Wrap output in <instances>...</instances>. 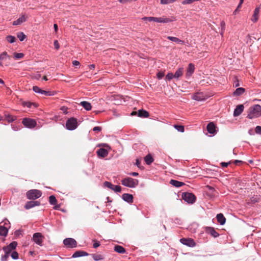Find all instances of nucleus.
Listing matches in <instances>:
<instances>
[{
  "label": "nucleus",
  "instance_id": "1",
  "mask_svg": "<svg viewBox=\"0 0 261 261\" xmlns=\"http://www.w3.org/2000/svg\"><path fill=\"white\" fill-rule=\"evenodd\" d=\"M261 116V107L255 105L250 107L248 110L247 117L249 119L257 118Z\"/></svg>",
  "mask_w": 261,
  "mask_h": 261
},
{
  "label": "nucleus",
  "instance_id": "2",
  "mask_svg": "<svg viewBox=\"0 0 261 261\" xmlns=\"http://www.w3.org/2000/svg\"><path fill=\"white\" fill-rule=\"evenodd\" d=\"M122 184L126 187L134 188L138 185L139 181L137 179L131 177L125 178L121 180Z\"/></svg>",
  "mask_w": 261,
  "mask_h": 261
},
{
  "label": "nucleus",
  "instance_id": "3",
  "mask_svg": "<svg viewBox=\"0 0 261 261\" xmlns=\"http://www.w3.org/2000/svg\"><path fill=\"white\" fill-rule=\"evenodd\" d=\"M42 192L37 189H33L28 191L27 192V197L29 199H36L41 196Z\"/></svg>",
  "mask_w": 261,
  "mask_h": 261
},
{
  "label": "nucleus",
  "instance_id": "4",
  "mask_svg": "<svg viewBox=\"0 0 261 261\" xmlns=\"http://www.w3.org/2000/svg\"><path fill=\"white\" fill-rule=\"evenodd\" d=\"M182 198L189 203H193L196 200V196L191 193L185 192L182 194Z\"/></svg>",
  "mask_w": 261,
  "mask_h": 261
},
{
  "label": "nucleus",
  "instance_id": "5",
  "mask_svg": "<svg viewBox=\"0 0 261 261\" xmlns=\"http://www.w3.org/2000/svg\"><path fill=\"white\" fill-rule=\"evenodd\" d=\"M66 128L69 130H73L77 126V119L75 118L69 119L66 123Z\"/></svg>",
  "mask_w": 261,
  "mask_h": 261
},
{
  "label": "nucleus",
  "instance_id": "6",
  "mask_svg": "<svg viewBox=\"0 0 261 261\" xmlns=\"http://www.w3.org/2000/svg\"><path fill=\"white\" fill-rule=\"evenodd\" d=\"M22 123L25 127L30 128H34L36 125V122L35 120L28 118H23Z\"/></svg>",
  "mask_w": 261,
  "mask_h": 261
},
{
  "label": "nucleus",
  "instance_id": "7",
  "mask_svg": "<svg viewBox=\"0 0 261 261\" xmlns=\"http://www.w3.org/2000/svg\"><path fill=\"white\" fill-rule=\"evenodd\" d=\"M17 243L15 241L12 242L9 245L3 247V250L5 253L9 254L16 247Z\"/></svg>",
  "mask_w": 261,
  "mask_h": 261
},
{
  "label": "nucleus",
  "instance_id": "8",
  "mask_svg": "<svg viewBox=\"0 0 261 261\" xmlns=\"http://www.w3.org/2000/svg\"><path fill=\"white\" fill-rule=\"evenodd\" d=\"M64 244L70 248L75 247L76 246V241L72 238H66L63 241Z\"/></svg>",
  "mask_w": 261,
  "mask_h": 261
},
{
  "label": "nucleus",
  "instance_id": "9",
  "mask_svg": "<svg viewBox=\"0 0 261 261\" xmlns=\"http://www.w3.org/2000/svg\"><path fill=\"white\" fill-rule=\"evenodd\" d=\"M43 237L42 236L41 233H40L39 232H36L33 234V239L34 241L36 244H37L38 245H39L40 246L42 245V241H43Z\"/></svg>",
  "mask_w": 261,
  "mask_h": 261
},
{
  "label": "nucleus",
  "instance_id": "10",
  "mask_svg": "<svg viewBox=\"0 0 261 261\" xmlns=\"http://www.w3.org/2000/svg\"><path fill=\"white\" fill-rule=\"evenodd\" d=\"M180 242L184 245L189 247H193L195 246V243L194 240L190 238H182L180 240Z\"/></svg>",
  "mask_w": 261,
  "mask_h": 261
},
{
  "label": "nucleus",
  "instance_id": "11",
  "mask_svg": "<svg viewBox=\"0 0 261 261\" xmlns=\"http://www.w3.org/2000/svg\"><path fill=\"white\" fill-rule=\"evenodd\" d=\"M175 19H171L169 18L166 17H154V22H159V23H168L174 21Z\"/></svg>",
  "mask_w": 261,
  "mask_h": 261
},
{
  "label": "nucleus",
  "instance_id": "12",
  "mask_svg": "<svg viewBox=\"0 0 261 261\" xmlns=\"http://www.w3.org/2000/svg\"><path fill=\"white\" fill-rule=\"evenodd\" d=\"M40 205V202L38 201H28L25 206L24 207L25 209L28 210L31 208H32L36 206H39Z\"/></svg>",
  "mask_w": 261,
  "mask_h": 261
},
{
  "label": "nucleus",
  "instance_id": "13",
  "mask_svg": "<svg viewBox=\"0 0 261 261\" xmlns=\"http://www.w3.org/2000/svg\"><path fill=\"white\" fill-rule=\"evenodd\" d=\"M195 70L194 65L192 63H190L187 70L186 74V77H190L194 73Z\"/></svg>",
  "mask_w": 261,
  "mask_h": 261
},
{
  "label": "nucleus",
  "instance_id": "14",
  "mask_svg": "<svg viewBox=\"0 0 261 261\" xmlns=\"http://www.w3.org/2000/svg\"><path fill=\"white\" fill-rule=\"evenodd\" d=\"M97 155L99 157L101 158H105L108 154V151L105 148H100L98 149L96 151Z\"/></svg>",
  "mask_w": 261,
  "mask_h": 261
},
{
  "label": "nucleus",
  "instance_id": "15",
  "mask_svg": "<svg viewBox=\"0 0 261 261\" xmlns=\"http://www.w3.org/2000/svg\"><path fill=\"white\" fill-rule=\"evenodd\" d=\"M244 106L242 105H238L234 109L233 116L236 117L239 116L243 111Z\"/></svg>",
  "mask_w": 261,
  "mask_h": 261
},
{
  "label": "nucleus",
  "instance_id": "16",
  "mask_svg": "<svg viewBox=\"0 0 261 261\" xmlns=\"http://www.w3.org/2000/svg\"><path fill=\"white\" fill-rule=\"evenodd\" d=\"M27 16H25V15H22L16 20L14 21L13 22V25H20L22 23L25 22L27 20Z\"/></svg>",
  "mask_w": 261,
  "mask_h": 261
},
{
  "label": "nucleus",
  "instance_id": "17",
  "mask_svg": "<svg viewBox=\"0 0 261 261\" xmlns=\"http://www.w3.org/2000/svg\"><path fill=\"white\" fill-rule=\"evenodd\" d=\"M259 12V7H256L254 11V13L252 15V18H251V20L253 22H255L258 20Z\"/></svg>",
  "mask_w": 261,
  "mask_h": 261
},
{
  "label": "nucleus",
  "instance_id": "18",
  "mask_svg": "<svg viewBox=\"0 0 261 261\" xmlns=\"http://www.w3.org/2000/svg\"><path fill=\"white\" fill-rule=\"evenodd\" d=\"M122 197L124 201L128 203H132L133 201V196L132 194L125 193L122 195Z\"/></svg>",
  "mask_w": 261,
  "mask_h": 261
},
{
  "label": "nucleus",
  "instance_id": "19",
  "mask_svg": "<svg viewBox=\"0 0 261 261\" xmlns=\"http://www.w3.org/2000/svg\"><path fill=\"white\" fill-rule=\"evenodd\" d=\"M206 233L210 234L212 236L216 238L219 236V233L212 227H208L206 229Z\"/></svg>",
  "mask_w": 261,
  "mask_h": 261
},
{
  "label": "nucleus",
  "instance_id": "20",
  "mask_svg": "<svg viewBox=\"0 0 261 261\" xmlns=\"http://www.w3.org/2000/svg\"><path fill=\"white\" fill-rule=\"evenodd\" d=\"M216 126L214 123H209L207 125V130L210 134H214L216 132Z\"/></svg>",
  "mask_w": 261,
  "mask_h": 261
},
{
  "label": "nucleus",
  "instance_id": "21",
  "mask_svg": "<svg viewBox=\"0 0 261 261\" xmlns=\"http://www.w3.org/2000/svg\"><path fill=\"white\" fill-rule=\"evenodd\" d=\"M170 184L176 188L180 187L185 185V184L184 182L174 180V179H171L170 181Z\"/></svg>",
  "mask_w": 261,
  "mask_h": 261
},
{
  "label": "nucleus",
  "instance_id": "22",
  "mask_svg": "<svg viewBox=\"0 0 261 261\" xmlns=\"http://www.w3.org/2000/svg\"><path fill=\"white\" fill-rule=\"evenodd\" d=\"M88 255V253L84 251H77L73 254L72 257L75 258L83 256H87Z\"/></svg>",
  "mask_w": 261,
  "mask_h": 261
},
{
  "label": "nucleus",
  "instance_id": "23",
  "mask_svg": "<svg viewBox=\"0 0 261 261\" xmlns=\"http://www.w3.org/2000/svg\"><path fill=\"white\" fill-rule=\"evenodd\" d=\"M217 219L218 222L221 224L223 225L225 223L226 219L221 213H220L217 215Z\"/></svg>",
  "mask_w": 261,
  "mask_h": 261
},
{
  "label": "nucleus",
  "instance_id": "24",
  "mask_svg": "<svg viewBox=\"0 0 261 261\" xmlns=\"http://www.w3.org/2000/svg\"><path fill=\"white\" fill-rule=\"evenodd\" d=\"M138 116L140 117L147 118L149 117V113L144 110H140L138 112Z\"/></svg>",
  "mask_w": 261,
  "mask_h": 261
},
{
  "label": "nucleus",
  "instance_id": "25",
  "mask_svg": "<svg viewBox=\"0 0 261 261\" xmlns=\"http://www.w3.org/2000/svg\"><path fill=\"white\" fill-rule=\"evenodd\" d=\"M80 105L84 108L85 110L87 111H89L91 109V103L88 101H83L81 102Z\"/></svg>",
  "mask_w": 261,
  "mask_h": 261
},
{
  "label": "nucleus",
  "instance_id": "26",
  "mask_svg": "<svg viewBox=\"0 0 261 261\" xmlns=\"http://www.w3.org/2000/svg\"><path fill=\"white\" fill-rule=\"evenodd\" d=\"M5 118L8 122H12L16 119V117L9 114H6Z\"/></svg>",
  "mask_w": 261,
  "mask_h": 261
},
{
  "label": "nucleus",
  "instance_id": "27",
  "mask_svg": "<svg viewBox=\"0 0 261 261\" xmlns=\"http://www.w3.org/2000/svg\"><path fill=\"white\" fill-rule=\"evenodd\" d=\"M114 250L119 253H124L126 252L125 248L120 245H115Z\"/></svg>",
  "mask_w": 261,
  "mask_h": 261
},
{
  "label": "nucleus",
  "instance_id": "28",
  "mask_svg": "<svg viewBox=\"0 0 261 261\" xmlns=\"http://www.w3.org/2000/svg\"><path fill=\"white\" fill-rule=\"evenodd\" d=\"M184 72V68H179L178 69L176 70L175 74H174V77L175 79H178L179 77H181Z\"/></svg>",
  "mask_w": 261,
  "mask_h": 261
},
{
  "label": "nucleus",
  "instance_id": "29",
  "mask_svg": "<svg viewBox=\"0 0 261 261\" xmlns=\"http://www.w3.org/2000/svg\"><path fill=\"white\" fill-rule=\"evenodd\" d=\"M193 99L197 101H201L204 99L203 95L201 93H196L194 95Z\"/></svg>",
  "mask_w": 261,
  "mask_h": 261
},
{
  "label": "nucleus",
  "instance_id": "30",
  "mask_svg": "<svg viewBox=\"0 0 261 261\" xmlns=\"http://www.w3.org/2000/svg\"><path fill=\"white\" fill-rule=\"evenodd\" d=\"M8 228L4 226L0 225V236H6L8 233Z\"/></svg>",
  "mask_w": 261,
  "mask_h": 261
},
{
  "label": "nucleus",
  "instance_id": "31",
  "mask_svg": "<svg viewBox=\"0 0 261 261\" xmlns=\"http://www.w3.org/2000/svg\"><path fill=\"white\" fill-rule=\"evenodd\" d=\"M245 92V89L243 88H238L233 92V96H239Z\"/></svg>",
  "mask_w": 261,
  "mask_h": 261
},
{
  "label": "nucleus",
  "instance_id": "32",
  "mask_svg": "<svg viewBox=\"0 0 261 261\" xmlns=\"http://www.w3.org/2000/svg\"><path fill=\"white\" fill-rule=\"evenodd\" d=\"M167 38L172 41H174L175 42H176L177 43H180V44H184V41L179 39L178 38L175 37H172V36H168Z\"/></svg>",
  "mask_w": 261,
  "mask_h": 261
},
{
  "label": "nucleus",
  "instance_id": "33",
  "mask_svg": "<svg viewBox=\"0 0 261 261\" xmlns=\"http://www.w3.org/2000/svg\"><path fill=\"white\" fill-rule=\"evenodd\" d=\"M144 160L147 165H150L153 162V159L150 154H147L144 158Z\"/></svg>",
  "mask_w": 261,
  "mask_h": 261
},
{
  "label": "nucleus",
  "instance_id": "34",
  "mask_svg": "<svg viewBox=\"0 0 261 261\" xmlns=\"http://www.w3.org/2000/svg\"><path fill=\"white\" fill-rule=\"evenodd\" d=\"M174 127L178 132L184 133L185 131L184 126L181 125L174 124Z\"/></svg>",
  "mask_w": 261,
  "mask_h": 261
},
{
  "label": "nucleus",
  "instance_id": "35",
  "mask_svg": "<svg viewBox=\"0 0 261 261\" xmlns=\"http://www.w3.org/2000/svg\"><path fill=\"white\" fill-rule=\"evenodd\" d=\"M49 203L52 205H55L57 203V199L55 196L51 195L49 197Z\"/></svg>",
  "mask_w": 261,
  "mask_h": 261
},
{
  "label": "nucleus",
  "instance_id": "36",
  "mask_svg": "<svg viewBox=\"0 0 261 261\" xmlns=\"http://www.w3.org/2000/svg\"><path fill=\"white\" fill-rule=\"evenodd\" d=\"M10 57L8 55L7 53L5 51L0 55V61L6 60L7 59H10Z\"/></svg>",
  "mask_w": 261,
  "mask_h": 261
},
{
  "label": "nucleus",
  "instance_id": "37",
  "mask_svg": "<svg viewBox=\"0 0 261 261\" xmlns=\"http://www.w3.org/2000/svg\"><path fill=\"white\" fill-rule=\"evenodd\" d=\"M17 37L19 38L20 41H22L26 38V36L23 32H19L17 34Z\"/></svg>",
  "mask_w": 261,
  "mask_h": 261
},
{
  "label": "nucleus",
  "instance_id": "38",
  "mask_svg": "<svg viewBox=\"0 0 261 261\" xmlns=\"http://www.w3.org/2000/svg\"><path fill=\"white\" fill-rule=\"evenodd\" d=\"M6 39L9 43H14L16 40L15 37L11 35L7 36Z\"/></svg>",
  "mask_w": 261,
  "mask_h": 261
},
{
  "label": "nucleus",
  "instance_id": "39",
  "mask_svg": "<svg viewBox=\"0 0 261 261\" xmlns=\"http://www.w3.org/2000/svg\"><path fill=\"white\" fill-rule=\"evenodd\" d=\"M93 258L96 260H99L103 259V257L100 254H94L92 256Z\"/></svg>",
  "mask_w": 261,
  "mask_h": 261
},
{
  "label": "nucleus",
  "instance_id": "40",
  "mask_svg": "<svg viewBox=\"0 0 261 261\" xmlns=\"http://www.w3.org/2000/svg\"><path fill=\"white\" fill-rule=\"evenodd\" d=\"M233 87H238L240 86L239 81L236 76H234L233 79Z\"/></svg>",
  "mask_w": 261,
  "mask_h": 261
},
{
  "label": "nucleus",
  "instance_id": "41",
  "mask_svg": "<svg viewBox=\"0 0 261 261\" xmlns=\"http://www.w3.org/2000/svg\"><path fill=\"white\" fill-rule=\"evenodd\" d=\"M11 256L14 259H18V253L16 251H13L11 252Z\"/></svg>",
  "mask_w": 261,
  "mask_h": 261
},
{
  "label": "nucleus",
  "instance_id": "42",
  "mask_svg": "<svg viewBox=\"0 0 261 261\" xmlns=\"http://www.w3.org/2000/svg\"><path fill=\"white\" fill-rule=\"evenodd\" d=\"M103 185L105 187H107L111 190H112L114 187V185L109 181H105L103 183Z\"/></svg>",
  "mask_w": 261,
  "mask_h": 261
},
{
  "label": "nucleus",
  "instance_id": "43",
  "mask_svg": "<svg viewBox=\"0 0 261 261\" xmlns=\"http://www.w3.org/2000/svg\"><path fill=\"white\" fill-rule=\"evenodd\" d=\"M206 188L210 190V192L213 196H215L216 191L214 188L211 186H207Z\"/></svg>",
  "mask_w": 261,
  "mask_h": 261
},
{
  "label": "nucleus",
  "instance_id": "44",
  "mask_svg": "<svg viewBox=\"0 0 261 261\" xmlns=\"http://www.w3.org/2000/svg\"><path fill=\"white\" fill-rule=\"evenodd\" d=\"M112 190L116 192H120L121 191V187L120 186H114Z\"/></svg>",
  "mask_w": 261,
  "mask_h": 261
},
{
  "label": "nucleus",
  "instance_id": "45",
  "mask_svg": "<svg viewBox=\"0 0 261 261\" xmlns=\"http://www.w3.org/2000/svg\"><path fill=\"white\" fill-rule=\"evenodd\" d=\"M24 55L22 53H15L14 57L15 59H21L23 57Z\"/></svg>",
  "mask_w": 261,
  "mask_h": 261
},
{
  "label": "nucleus",
  "instance_id": "46",
  "mask_svg": "<svg viewBox=\"0 0 261 261\" xmlns=\"http://www.w3.org/2000/svg\"><path fill=\"white\" fill-rule=\"evenodd\" d=\"M173 77H174V74L172 73H168L166 76V79L170 81L172 80Z\"/></svg>",
  "mask_w": 261,
  "mask_h": 261
},
{
  "label": "nucleus",
  "instance_id": "47",
  "mask_svg": "<svg viewBox=\"0 0 261 261\" xmlns=\"http://www.w3.org/2000/svg\"><path fill=\"white\" fill-rule=\"evenodd\" d=\"M40 93L41 94H43V95H52L51 92L45 91V90H42V89L41 90Z\"/></svg>",
  "mask_w": 261,
  "mask_h": 261
},
{
  "label": "nucleus",
  "instance_id": "48",
  "mask_svg": "<svg viewBox=\"0 0 261 261\" xmlns=\"http://www.w3.org/2000/svg\"><path fill=\"white\" fill-rule=\"evenodd\" d=\"M9 256V254L5 253L4 255L2 256L1 261H7Z\"/></svg>",
  "mask_w": 261,
  "mask_h": 261
},
{
  "label": "nucleus",
  "instance_id": "49",
  "mask_svg": "<svg viewBox=\"0 0 261 261\" xmlns=\"http://www.w3.org/2000/svg\"><path fill=\"white\" fill-rule=\"evenodd\" d=\"M33 90L36 93H40L41 89L37 86H33Z\"/></svg>",
  "mask_w": 261,
  "mask_h": 261
},
{
  "label": "nucleus",
  "instance_id": "50",
  "mask_svg": "<svg viewBox=\"0 0 261 261\" xmlns=\"http://www.w3.org/2000/svg\"><path fill=\"white\" fill-rule=\"evenodd\" d=\"M255 132L256 134H261V126H257L255 128Z\"/></svg>",
  "mask_w": 261,
  "mask_h": 261
},
{
  "label": "nucleus",
  "instance_id": "51",
  "mask_svg": "<svg viewBox=\"0 0 261 261\" xmlns=\"http://www.w3.org/2000/svg\"><path fill=\"white\" fill-rule=\"evenodd\" d=\"M93 242H94L93 244V247L94 248H96L100 246V243L97 241L93 240Z\"/></svg>",
  "mask_w": 261,
  "mask_h": 261
},
{
  "label": "nucleus",
  "instance_id": "52",
  "mask_svg": "<svg viewBox=\"0 0 261 261\" xmlns=\"http://www.w3.org/2000/svg\"><path fill=\"white\" fill-rule=\"evenodd\" d=\"M143 20H147L149 21H154V17H144L142 18Z\"/></svg>",
  "mask_w": 261,
  "mask_h": 261
},
{
  "label": "nucleus",
  "instance_id": "53",
  "mask_svg": "<svg viewBox=\"0 0 261 261\" xmlns=\"http://www.w3.org/2000/svg\"><path fill=\"white\" fill-rule=\"evenodd\" d=\"M54 46L56 49H58L60 47L59 43L57 40L54 41Z\"/></svg>",
  "mask_w": 261,
  "mask_h": 261
},
{
  "label": "nucleus",
  "instance_id": "54",
  "mask_svg": "<svg viewBox=\"0 0 261 261\" xmlns=\"http://www.w3.org/2000/svg\"><path fill=\"white\" fill-rule=\"evenodd\" d=\"M164 76V73L162 72H159L157 74V76L159 79H162Z\"/></svg>",
  "mask_w": 261,
  "mask_h": 261
},
{
  "label": "nucleus",
  "instance_id": "55",
  "mask_svg": "<svg viewBox=\"0 0 261 261\" xmlns=\"http://www.w3.org/2000/svg\"><path fill=\"white\" fill-rule=\"evenodd\" d=\"M94 132H100L101 130V127L100 126H95L93 128Z\"/></svg>",
  "mask_w": 261,
  "mask_h": 261
},
{
  "label": "nucleus",
  "instance_id": "56",
  "mask_svg": "<svg viewBox=\"0 0 261 261\" xmlns=\"http://www.w3.org/2000/svg\"><path fill=\"white\" fill-rule=\"evenodd\" d=\"M230 163H225V162H222L221 163V166L222 167H227L228 165V164H229Z\"/></svg>",
  "mask_w": 261,
  "mask_h": 261
},
{
  "label": "nucleus",
  "instance_id": "57",
  "mask_svg": "<svg viewBox=\"0 0 261 261\" xmlns=\"http://www.w3.org/2000/svg\"><path fill=\"white\" fill-rule=\"evenodd\" d=\"M140 164H141V161L137 159H136V165L138 167H139L140 166Z\"/></svg>",
  "mask_w": 261,
  "mask_h": 261
},
{
  "label": "nucleus",
  "instance_id": "58",
  "mask_svg": "<svg viewBox=\"0 0 261 261\" xmlns=\"http://www.w3.org/2000/svg\"><path fill=\"white\" fill-rule=\"evenodd\" d=\"M72 64L74 66H78L80 65V62L74 60L72 62Z\"/></svg>",
  "mask_w": 261,
  "mask_h": 261
},
{
  "label": "nucleus",
  "instance_id": "59",
  "mask_svg": "<svg viewBox=\"0 0 261 261\" xmlns=\"http://www.w3.org/2000/svg\"><path fill=\"white\" fill-rule=\"evenodd\" d=\"M221 26L222 27V30H224L225 26V22L224 21H222L221 22Z\"/></svg>",
  "mask_w": 261,
  "mask_h": 261
},
{
  "label": "nucleus",
  "instance_id": "60",
  "mask_svg": "<svg viewBox=\"0 0 261 261\" xmlns=\"http://www.w3.org/2000/svg\"><path fill=\"white\" fill-rule=\"evenodd\" d=\"M33 104L31 102H26L24 105L26 106L28 108H31V106Z\"/></svg>",
  "mask_w": 261,
  "mask_h": 261
},
{
  "label": "nucleus",
  "instance_id": "61",
  "mask_svg": "<svg viewBox=\"0 0 261 261\" xmlns=\"http://www.w3.org/2000/svg\"><path fill=\"white\" fill-rule=\"evenodd\" d=\"M129 174L130 175H132V176H136L138 175V173H137V172H131V173H129Z\"/></svg>",
  "mask_w": 261,
  "mask_h": 261
},
{
  "label": "nucleus",
  "instance_id": "62",
  "mask_svg": "<svg viewBox=\"0 0 261 261\" xmlns=\"http://www.w3.org/2000/svg\"><path fill=\"white\" fill-rule=\"evenodd\" d=\"M244 0H240V3L238 6V8L241 7L242 4L243 3Z\"/></svg>",
  "mask_w": 261,
  "mask_h": 261
},
{
  "label": "nucleus",
  "instance_id": "63",
  "mask_svg": "<svg viewBox=\"0 0 261 261\" xmlns=\"http://www.w3.org/2000/svg\"><path fill=\"white\" fill-rule=\"evenodd\" d=\"M54 27L55 31L57 32L58 30V25L57 24H54Z\"/></svg>",
  "mask_w": 261,
  "mask_h": 261
},
{
  "label": "nucleus",
  "instance_id": "64",
  "mask_svg": "<svg viewBox=\"0 0 261 261\" xmlns=\"http://www.w3.org/2000/svg\"><path fill=\"white\" fill-rule=\"evenodd\" d=\"M94 67H95V65L94 64H91V65H89V68L90 69H93L94 68Z\"/></svg>",
  "mask_w": 261,
  "mask_h": 261
}]
</instances>
